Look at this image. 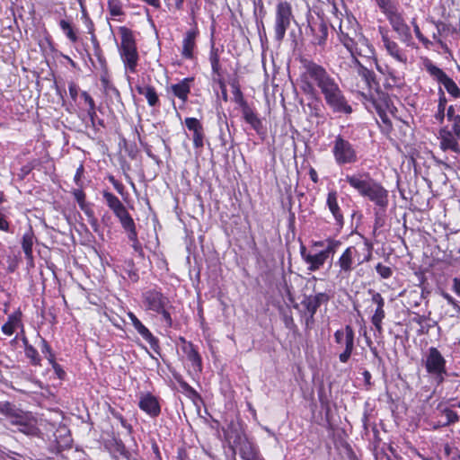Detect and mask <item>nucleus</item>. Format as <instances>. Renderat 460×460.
I'll return each mask as SVG.
<instances>
[{
  "instance_id": "obj_1",
  "label": "nucleus",
  "mask_w": 460,
  "mask_h": 460,
  "mask_svg": "<svg viewBox=\"0 0 460 460\" xmlns=\"http://www.w3.org/2000/svg\"><path fill=\"white\" fill-rule=\"evenodd\" d=\"M300 63V87L305 94L314 95L318 89L326 105L334 113H352V107L336 78L323 66L306 58H301Z\"/></svg>"
},
{
  "instance_id": "obj_2",
  "label": "nucleus",
  "mask_w": 460,
  "mask_h": 460,
  "mask_svg": "<svg viewBox=\"0 0 460 460\" xmlns=\"http://www.w3.org/2000/svg\"><path fill=\"white\" fill-rule=\"evenodd\" d=\"M345 181L360 196L367 198L384 211L386 209L388 206V191L381 183L374 180L369 172H362L351 175L348 174Z\"/></svg>"
},
{
  "instance_id": "obj_3",
  "label": "nucleus",
  "mask_w": 460,
  "mask_h": 460,
  "mask_svg": "<svg viewBox=\"0 0 460 460\" xmlns=\"http://www.w3.org/2000/svg\"><path fill=\"white\" fill-rule=\"evenodd\" d=\"M373 244L365 239L361 246H349L341 253L335 266L339 267V275L341 277H349L354 270V264L361 265L368 262L372 259Z\"/></svg>"
},
{
  "instance_id": "obj_4",
  "label": "nucleus",
  "mask_w": 460,
  "mask_h": 460,
  "mask_svg": "<svg viewBox=\"0 0 460 460\" xmlns=\"http://www.w3.org/2000/svg\"><path fill=\"white\" fill-rule=\"evenodd\" d=\"M119 32L121 37V43L119 48L121 59L125 68L135 73L138 62V52L134 33L130 29L125 26H120Z\"/></svg>"
},
{
  "instance_id": "obj_5",
  "label": "nucleus",
  "mask_w": 460,
  "mask_h": 460,
  "mask_svg": "<svg viewBox=\"0 0 460 460\" xmlns=\"http://www.w3.org/2000/svg\"><path fill=\"white\" fill-rule=\"evenodd\" d=\"M102 197L105 199L107 206L111 210H112L113 214L119 221L127 234L137 231L133 217L128 213L127 208L123 205L119 199L108 190L102 191Z\"/></svg>"
},
{
  "instance_id": "obj_6",
  "label": "nucleus",
  "mask_w": 460,
  "mask_h": 460,
  "mask_svg": "<svg viewBox=\"0 0 460 460\" xmlns=\"http://www.w3.org/2000/svg\"><path fill=\"white\" fill-rule=\"evenodd\" d=\"M427 373L439 385L447 375L446 359L435 347H430L425 354L423 359Z\"/></svg>"
},
{
  "instance_id": "obj_7",
  "label": "nucleus",
  "mask_w": 460,
  "mask_h": 460,
  "mask_svg": "<svg viewBox=\"0 0 460 460\" xmlns=\"http://www.w3.org/2000/svg\"><path fill=\"white\" fill-rule=\"evenodd\" d=\"M335 163L340 165L352 164L358 162V153L353 145L342 136L338 135L332 149Z\"/></svg>"
},
{
  "instance_id": "obj_8",
  "label": "nucleus",
  "mask_w": 460,
  "mask_h": 460,
  "mask_svg": "<svg viewBox=\"0 0 460 460\" xmlns=\"http://www.w3.org/2000/svg\"><path fill=\"white\" fill-rule=\"evenodd\" d=\"M328 22L319 14L307 17L305 35L312 37L311 43L323 48L326 45L328 37Z\"/></svg>"
},
{
  "instance_id": "obj_9",
  "label": "nucleus",
  "mask_w": 460,
  "mask_h": 460,
  "mask_svg": "<svg viewBox=\"0 0 460 460\" xmlns=\"http://www.w3.org/2000/svg\"><path fill=\"white\" fill-rule=\"evenodd\" d=\"M294 20L292 7L288 1H280L276 5L275 15V39L279 41L282 40L286 35L287 30L289 28L291 22Z\"/></svg>"
},
{
  "instance_id": "obj_10",
  "label": "nucleus",
  "mask_w": 460,
  "mask_h": 460,
  "mask_svg": "<svg viewBox=\"0 0 460 460\" xmlns=\"http://www.w3.org/2000/svg\"><path fill=\"white\" fill-rule=\"evenodd\" d=\"M143 304L147 310L163 316H171L168 311V298L156 289H150L143 294Z\"/></svg>"
},
{
  "instance_id": "obj_11",
  "label": "nucleus",
  "mask_w": 460,
  "mask_h": 460,
  "mask_svg": "<svg viewBox=\"0 0 460 460\" xmlns=\"http://www.w3.org/2000/svg\"><path fill=\"white\" fill-rule=\"evenodd\" d=\"M425 68L436 81L445 87L452 97L456 99L460 98V88L441 68L435 66L430 60L425 62Z\"/></svg>"
},
{
  "instance_id": "obj_12",
  "label": "nucleus",
  "mask_w": 460,
  "mask_h": 460,
  "mask_svg": "<svg viewBox=\"0 0 460 460\" xmlns=\"http://www.w3.org/2000/svg\"><path fill=\"white\" fill-rule=\"evenodd\" d=\"M334 339L338 344L345 347L339 358L342 363H346L349 359L354 348V332L352 328L347 325L344 329L336 331Z\"/></svg>"
},
{
  "instance_id": "obj_13",
  "label": "nucleus",
  "mask_w": 460,
  "mask_h": 460,
  "mask_svg": "<svg viewBox=\"0 0 460 460\" xmlns=\"http://www.w3.org/2000/svg\"><path fill=\"white\" fill-rule=\"evenodd\" d=\"M385 16L402 41L407 42L411 39L410 27L404 22L402 14L398 11V7L385 13Z\"/></svg>"
},
{
  "instance_id": "obj_14",
  "label": "nucleus",
  "mask_w": 460,
  "mask_h": 460,
  "mask_svg": "<svg viewBox=\"0 0 460 460\" xmlns=\"http://www.w3.org/2000/svg\"><path fill=\"white\" fill-rule=\"evenodd\" d=\"M184 124L189 131L192 132V141L195 149H202L205 145V129L202 123L196 118L188 117Z\"/></svg>"
},
{
  "instance_id": "obj_15",
  "label": "nucleus",
  "mask_w": 460,
  "mask_h": 460,
  "mask_svg": "<svg viewBox=\"0 0 460 460\" xmlns=\"http://www.w3.org/2000/svg\"><path fill=\"white\" fill-rule=\"evenodd\" d=\"M241 111L244 121L249 124L253 130H255V132L261 137V139H264L267 134V130L262 123L261 119L259 117L254 109L249 105L241 110Z\"/></svg>"
},
{
  "instance_id": "obj_16",
  "label": "nucleus",
  "mask_w": 460,
  "mask_h": 460,
  "mask_svg": "<svg viewBox=\"0 0 460 460\" xmlns=\"http://www.w3.org/2000/svg\"><path fill=\"white\" fill-rule=\"evenodd\" d=\"M103 447L113 459L120 460L119 456H121L125 460H130L131 455L121 439L112 437L103 442Z\"/></svg>"
},
{
  "instance_id": "obj_17",
  "label": "nucleus",
  "mask_w": 460,
  "mask_h": 460,
  "mask_svg": "<svg viewBox=\"0 0 460 460\" xmlns=\"http://www.w3.org/2000/svg\"><path fill=\"white\" fill-rule=\"evenodd\" d=\"M330 300V296L325 292H319L314 296H305L303 305L306 311L313 316L317 310L321 311L322 306H326Z\"/></svg>"
},
{
  "instance_id": "obj_18",
  "label": "nucleus",
  "mask_w": 460,
  "mask_h": 460,
  "mask_svg": "<svg viewBox=\"0 0 460 460\" xmlns=\"http://www.w3.org/2000/svg\"><path fill=\"white\" fill-rule=\"evenodd\" d=\"M194 81L193 77H186L177 84L170 86L173 96L177 97L182 102V106L187 102L189 94L190 93L191 83Z\"/></svg>"
},
{
  "instance_id": "obj_19",
  "label": "nucleus",
  "mask_w": 460,
  "mask_h": 460,
  "mask_svg": "<svg viewBox=\"0 0 460 460\" xmlns=\"http://www.w3.org/2000/svg\"><path fill=\"white\" fill-rule=\"evenodd\" d=\"M199 34L197 29H191L186 31L182 40L181 55L186 59H192L193 51L196 47V39Z\"/></svg>"
},
{
  "instance_id": "obj_20",
  "label": "nucleus",
  "mask_w": 460,
  "mask_h": 460,
  "mask_svg": "<svg viewBox=\"0 0 460 460\" xmlns=\"http://www.w3.org/2000/svg\"><path fill=\"white\" fill-rule=\"evenodd\" d=\"M138 406L142 411L152 417L158 416L161 411L157 399L150 394H145L141 397Z\"/></svg>"
},
{
  "instance_id": "obj_21",
  "label": "nucleus",
  "mask_w": 460,
  "mask_h": 460,
  "mask_svg": "<svg viewBox=\"0 0 460 460\" xmlns=\"http://www.w3.org/2000/svg\"><path fill=\"white\" fill-rule=\"evenodd\" d=\"M371 298L365 300L367 305V313L373 314L372 316H385L384 312V299L382 296L377 292H370Z\"/></svg>"
},
{
  "instance_id": "obj_22",
  "label": "nucleus",
  "mask_w": 460,
  "mask_h": 460,
  "mask_svg": "<svg viewBox=\"0 0 460 460\" xmlns=\"http://www.w3.org/2000/svg\"><path fill=\"white\" fill-rule=\"evenodd\" d=\"M133 326L138 332V333L145 339L149 344L152 349L159 353V341L150 332V331L139 321L138 318H130Z\"/></svg>"
},
{
  "instance_id": "obj_23",
  "label": "nucleus",
  "mask_w": 460,
  "mask_h": 460,
  "mask_svg": "<svg viewBox=\"0 0 460 460\" xmlns=\"http://www.w3.org/2000/svg\"><path fill=\"white\" fill-rule=\"evenodd\" d=\"M237 449L243 460H251L260 456V453L255 445L246 438H239Z\"/></svg>"
},
{
  "instance_id": "obj_24",
  "label": "nucleus",
  "mask_w": 460,
  "mask_h": 460,
  "mask_svg": "<svg viewBox=\"0 0 460 460\" xmlns=\"http://www.w3.org/2000/svg\"><path fill=\"white\" fill-rule=\"evenodd\" d=\"M337 199H338L337 191L331 190L328 193L326 203H327V206H328L330 211L332 212L333 217L335 218L336 225L340 228H341L344 225V219H343V216L341 212V208L338 204Z\"/></svg>"
},
{
  "instance_id": "obj_25",
  "label": "nucleus",
  "mask_w": 460,
  "mask_h": 460,
  "mask_svg": "<svg viewBox=\"0 0 460 460\" xmlns=\"http://www.w3.org/2000/svg\"><path fill=\"white\" fill-rule=\"evenodd\" d=\"M7 419L11 424L18 426V429L20 431L24 433H28L30 431L31 427L28 424V417L21 410L14 407V409L11 411V414L8 415Z\"/></svg>"
},
{
  "instance_id": "obj_26",
  "label": "nucleus",
  "mask_w": 460,
  "mask_h": 460,
  "mask_svg": "<svg viewBox=\"0 0 460 460\" xmlns=\"http://www.w3.org/2000/svg\"><path fill=\"white\" fill-rule=\"evenodd\" d=\"M183 342L182 350L185 353L189 361L191 362L192 367L195 370L201 371L202 361L199 354L194 348L193 344L187 342L183 338H181Z\"/></svg>"
},
{
  "instance_id": "obj_27",
  "label": "nucleus",
  "mask_w": 460,
  "mask_h": 460,
  "mask_svg": "<svg viewBox=\"0 0 460 460\" xmlns=\"http://www.w3.org/2000/svg\"><path fill=\"white\" fill-rule=\"evenodd\" d=\"M136 90L138 94L146 97L149 106L155 107L160 104L159 96L154 86L150 84H137Z\"/></svg>"
},
{
  "instance_id": "obj_28",
  "label": "nucleus",
  "mask_w": 460,
  "mask_h": 460,
  "mask_svg": "<svg viewBox=\"0 0 460 460\" xmlns=\"http://www.w3.org/2000/svg\"><path fill=\"white\" fill-rule=\"evenodd\" d=\"M303 260L308 265V270L310 271H316L320 270L327 261L322 251L315 254H303Z\"/></svg>"
},
{
  "instance_id": "obj_29",
  "label": "nucleus",
  "mask_w": 460,
  "mask_h": 460,
  "mask_svg": "<svg viewBox=\"0 0 460 460\" xmlns=\"http://www.w3.org/2000/svg\"><path fill=\"white\" fill-rule=\"evenodd\" d=\"M353 63L358 66V75L365 80L369 87L378 84L376 80V74L374 71L364 66L356 57H353Z\"/></svg>"
},
{
  "instance_id": "obj_30",
  "label": "nucleus",
  "mask_w": 460,
  "mask_h": 460,
  "mask_svg": "<svg viewBox=\"0 0 460 460\" xmlns=\"http://www.w3.org/2000/svg\"><path fill=\"white\" fill-rule=\"evenodd\" d=\"M384 47L385 48L387 53L394 59L401 63H406L407 57L395 41L391 40L384 43Z\"/></svg>"
},
{
  "instance_id": "obj_31",
  "label": "nucleus",
  "mask_w": 460,
  "mask_h": 460,
  "mask_svg": "<svg viewBox=\"0 0 460 460\" xmlns=\"http://www.w3.org/2000/svg\"><path fill=\"white\" fill-rule=\"evenodd\" d=\"M33 232L31 229H30L28 232H26L22 239V247L25 253V257L28 261L33 260L32 255V245H33Z\"/></svg>"
},
{
  "instance_id": "obj_32",
  "label": "nucleus",
  "mask_w": 460,
  "mask_h": 460,
  "mask_svg": "<svg viewBox=\"0 0 460 460\" xmlns=\"http://www.w3.org/2000/svg\"><path fill=\"white\" fill-rule=\"evenodd\" d=\"M371 102L376 111L378 112V108L382 110H389L391 99L389 95L384 92H377V97H372Z\"/></svg>"
},
{
  "instance_id": "obj_33",
  "label": "nucleus",
  "mask_w": 460,
  "mask_h": 460,
  "mask_svg": "<svg viewBox=\"0 0 460 460\" xmlns=\"http://www.w3.org/2000/svg\"><path fill=\"white\" fill-rule=\"evenodd\" d=\"M438 111L434 117H435L436 120H438L439 123H443V121L445 119V116H446L445 111H446L447 100L445 93L441 87L438 88Z\"/></svg>"
},
{
  "instance_id": "obj_34",
  "label": "nucleus",
  "mask_w": 460,
  "mask_h": 460,
  "mask_svg": "<svg viewBox=\"0 0 460 460\" xmlns=\"http://www.w3.org/2000/svg\"><path fill=\"white\" fill-rule=\"evenodd\" d=\"M22 341L24 345L25 355L31 360V363L35 366L40 365V358L36 349L28 343V340L24 335Z\"/></svg>"
},
{
  "instance_id": "obj_35",
  "label": "nucleus",
  "mask_w": 460,
  "mask_h": 460,
  "mask_svg": "<svg viewBox=\"0 0 460 460\" xmlns=\"http://www.w3.org/2000/svg\"><path fill=\"white\" fill-rule=\"evenodd\" d=\"M21 318H9V321L2 326V331L4 334L10 336L15 332L17 329H21V332L23 333L22 324Z\"/></svg>"
},
{
  "instance_id": "obj_36",
  "label": "nucleus",
  "mask_w": 460,
  "mask_h": 460,
  "mask_svg": "<svg viewBox=\"0 0 460 460\" xmlns=\"http://www.w3.org/2000/svg\"><path fill=\"white\" fill-rule=\"evenodd\" d=\"M440 135H441L440 147L444 151L448 150L453 146V144H455V142H456L458 139L449 130L442 129L440 131Z\"/></svg>"
},
{
  "instance_id": "obj_37",
  "label": "nucleus",
  "mask_w": 460,
  "mask_h": 460,
  "mask_svg": "<svg viewBox=\"0 0 460 460\" xmlns=\"http://www.w3.org/2000/svg\"><path fill=\"white\" fill-rule=\"evenodd\" d=\"M59 26L66 38L73 43L78 40V37L74 30L72 23L66 20H60Z\"/></svg>"
},
{
  "instance_id": "obj_38",
  "label": "nucleus",
  "mask_w": 460,
  "mask_h": 460,
  "mask_svg": "<svg viewBox=\"0 0 460 460\" xmlns=\"http://www.w3.org/2000/svg\"><path fill=\"white\" fill-rule=\"evenodd\" d=\"M339 37L341 42L351 54V57H355V52L358 49L357 42L355 41V40L352 37H350L348 33H345L342 31H341Z\"/></svg>"
},
{
  "instance_id": "obj_39",
  "label": "nucleus",
  "mask_w": 460,
  "mask_h": 460,
  "mask_svg": "<svg viewBox=\"0 0 460 460\" xmlns=\"http://www.w3.org/2000/svg\"><path fill=\"white\" fill-rule=\"evenodd\" d=\"M325 243L326 245L324 246L322 252L324 253V256L326 257V259H328L330 256L332 257L334 255V253L341 245V242L339 240L328 238L325 240Z\"/></svg>"
},
{
  "instance_id": "obj_40",
  "label": "nucleus",
  "mask_w": 460,
  "mask_h": 460,
  "mask_svg": "<svg viewBox=\"0 0 460 460\" xmlns=\"http://www.w3.org/2000/svg\"><path fill=\"white\" fill-rule=\"evenodd\" d=\"M41 352L46 356L49 362L52 365L54 369H60V366L55 361V355L53 354L50 346L48 342L42 339L41 340Z\"/></svg>"
},
{
  "instance_id": "obj_41",
  "label": "nucleus",
  "mask_w": 460,
  "mask_h": 460,
  "mask_svg": "<svg viewBox=\"0 0 460 460\" xmlns=\"http://www.w3.org/2000/svg\"><path fill=\"white\" fill-rule=\"evenodd\" d=\"M382 13H385L395 7H399L397 0H374Z\"/></svg>"
},
{
  "instance_id": "obj_42",
  "label": "nucleus",
  "mask_w": 460,
  "mask_h": 460,
  "mask_svg": "<svg viewBox=\"0 0 460 460\" xmlns=\"http://www.w3.org/2000/svg\"><path fill=\"white\" fill-rule=\"evenodd\" d=\"M127 235H128V240L132 242V248H133L134 252H137L139 257L143 258L144 252H143L142 244L138 241V238H137V232L135 231L133 233H129Z\"/></svg>"
},
{
  "instance_id": "obj_43",
  "label": "nucleus",
  "mask_w": 460,
  "mask_h": 460,
  "mask_svg": "<svg viewBox=\"0 0 460 460\" xmlns=\"http://www.w3.org/2000/svg\"><path fill=\"white\" fill-rule=\"evenodd\" d=\"M233 88L234 101L240 106L241 110L249 106L248 102L243 98V93L240 90L239 85L234 84Z\"/></svg>"
},
{
  "instance_id": "obj_44",
  "label": "nucleus",
  "mask_w": 460,
  "mask_h": 460,
  "mask_svg": "<svg viewBox=\"0 0 460 460\" xmlns=\"http://www.w3.org/2000/svg\"><path fill=\"white\" fill-rule=\"evenodd\" d=\"M108 9L111 16L123 14L122 4L119 0H108Z\"/></svg>"
},
{
  "instance_id": "obj_45",
  "label": "nucleus",
  "mask_w": 460,
  "mask_h": 460,
  "mask_svg": "<svg viewBox=\"0 0 460 460\" xmlns=\"http://www.w3.org/2000/svg\"><path fill=\"white\" fill-rule=\"evenodd\" d=\"M411 24L413 26V31H414V33L417 37V39L426 47L428 48L430 44H431V41L429 40H428L420 31V27L419 25L417 24L416 22V20L413 19L411 21Z\"/></svg>"
},
{
  "instance_id": "obj_46",
  "label": "nucleus",
  "mask_w": 460,
  "mask_h": 460,
  "mask_svg": "<svg viewBox=\"0 0 460 460\" xmlns=\"http://www.w3.org/2000/svg\"><path fill=\"white\" fill-rule=\"evenodd\" d=\"M433 22L437 28V32L433 33L432 38L437 42L442 44V40H440V35L447 30V25L442 22Z\"/></svg>"
},
{
  "instance_id": "obj_47",
  "label": "nucleus",
  "mask_w": 460,
  "mask_h": 460,
  "mask_svg": "<svg viewBox=\"0 0 460 460\" xmlns=\"http://www.w3.org/2000/svg\"><path fill=\"white\" fill-rule=\"evenodd\" d=\"M376 270L383 279H388L393 274L392 269L388 266L382 264L381 262L377 263V265L376 266Z\"/></svg>"
},
{
  "instance_id": "obj_48",
  "label": "nucleus",
  "mask_w": 460,
  "mask_h": 460,
  "mask_svg": "<svg viewBox=\"0 0 460 460\" xmlns=\"http://www.w3.org/2000/svg\"><path fill=\"white\" fill-rule=\"evenodd\" d=\"M443 414L446 417V421L443 423V425H448L450 423H454L458 420L457 413L449 408L444 409Z\"/></svg>"
},
{
  "instance_id": "obj_49",
  "label": "nucleus",
  "mask_w": 460,
  "mask_h": 460,
  "mask_svg": "<svg viewBox=\"0 0 460 460\" xmlns=\"http://www.w3.org/2000/svg\"><path fill=\"white\" fill-rule=\"evenodd\" d=\"M387 110H382L380 107L378 108V112H376L379 116V118L381 119L382 122L385 124V129L387 131H390L392 129V122L389 119V117L387 116V113H386Z\"/></svg>"
},
{
  "instance_id": "obj_50",
  "label": "nucleus",
  "mask_w": 460,
  "mask_h": 460,
  "mask_svg": "<svg viewBox=\"0 0 460 460\" xmlns=\"http://www.w3.org/2000/svg\"><path fill=\"white\" fill-rule=\"evenodd\" d=\"M14 407L15 406L9 402H0V413L7 418Z\"/></svg>"
},
{
  "instance_id": "obj_51",
  "label": "nucleus",
  "mask_w": 460,
  "mask_h": 460,
  "mask_svg": "<svg viewBox=\"0 0 460 460\" xmlns=\"http://www.w3.org/2000/svg\"><path fill=\"white\" fill-rule=\"evenodd\" d=\"M102 83L106 90L112 92L117 98H120L119 91L113 84H110L106 78L102 77Z\"/></svg>"
},
{
  "instance_id": "obj_52",
  "label": "nucleus",
  "mask_w": 460,
  "mask_h": 460,
  "mask_svg": "<svg viewBox=\"0 0 460 460\" xmlns=\"http://www.w3.org/2000/svg\"><path fill=\"white\" fill-rule=\"evenodd\" d=\"M84 165L80 164L79 167L76 169V172H75V174L74 177V181H75V184L79 187L82 186L81 178L84 174Z\"/></svg>"
},
{
  "instance_id": "obj_53",
  "label": "nucleus",
  "mask_w": 460,
  "mask_h": 460,
  "mask_svg": "<svg viewBox=\"0 0 460 460\" xmlns=\"http://www.w3.org/2000/svg\"><path fill=\"white\" fill-rule=\"evenodd\" d=\"M87 115L90 119L91 127L96 131L97 130V128H96V118H97L96 111L93 110V109H88Z\"/></svg>"
},
{
  "instance_id": "obj_54",
  "label": "nucleus",
  "mask_w": 460,
  "mask_h": 460,
  "mask_svg": "<svg viewBox=\"0 0 460 460\" xmlns=\"http://www.w3.org/2000/svg\"><path fill=\"white\" fill-rule=\"evenodd\" d=\"M68 90H69V95H70L71 99L73 101H76V98L78 95V91H79L78 86L74 82H71L68 85Z\"/></svg>"
},
{
  "instance_id": "obj_55",
  "label": "nucleus",
  "mask_w": 460,
  "mask_h": 460,
  "mask_svg": "<svg viewBox=\"0 0 460 460\" xmlns=\"http://www.w3.org/2000/svg\"><path fill=\"white\" fill-rule=\"evenodd\" d=\"M378 32L381 36L383 43L391 40V39L389 38V30L386 27L379 26Z\"/></svg>"
},
{
  "instance_id": "obj_56",
  "label": "nucleus",
  "mask_w": 460,
  "mask_h": 460,
  "mask_svg": "<svg viewBox=\"0 0 460 460\" xmlns=\"http://www.w3.org/2000/svg\"><path fill=\"white\" fill-rule=\"evenodd\" d=\"M209 62L210 64L220 62L218 49H216L214 45L212 46L209 53Z\"/></svg>"
},
{
  "instance_id": "obj_57",
  "label": "nucleus",
  "mask_w": 460,
  "mask_h": 460,
  "mask_svg": "<svg viewBox=\"0 0 460 460\" xmlns=\"http://www.w3.org/2000/svg\"><path fill=\"white\" fill-rule=\"evenodd\" d=\"M452 134L456 137V138L460 137V117H457L456 120L452 121Z\"/></svg>"
},
{
  "instance_id": "obj_58",
  "label": "nucleus",
  "mask_w": 460,
  "mask_h": 460,
  "mask_svg": "<svg viewBox=\"0 0 460 460\" xmlns=\"http://www.w3.org/2000/svg\"><path fill=\"white\" fill-rule=\"evenodd\" d=\"M82 97L84 98V102L89 105V109L95 110V102L87 92H83Z\"/></svg>"
},
{
  "instance_id": "obj_59",
  "label": "nucleus",
  "mask_w": 460,
  "mask_h": 460,
  "mask_svg": "<svg viewBox=\"0 0 460 460\" xmlns=\"http://www.w3.org/2000/svg\"><path fill=\"white\" fill-rule=\"evenodd\" d=\"M113 416L119 420V422L123 428H125L129 433L131 432V430H132L131 425L127 422V420L122 417V415H120L119 413H113Z\"/></svg>"
},
{
  "instance_id": "obj_60",
  "label": "nucleus",
  "mask_w": 460,
  "mask_h": 460,
  "mask_svg": "<svg viewBox=\"0 0 460 460\" xmlns=\"http://www.w3.org/2000/svg\"><path fill=\"white\" fill-rule=\"evenodd\" d=\"M73 196L75 200L78 202H83L85 199V193L81 189L74 190Z\"/></svg>"
},
{
  "instance_id": "obj_61",
  "label": "nucleus",
  "mask_w": 460,
  "mask_h": 460,
  "mask_svg": "<svg viewBox=\"0 0 460 460\" xmlns=\"http://www.w3.org/2000/svg\"><path fill=\"white\" fill-rule=\"evenodd\" d=\"M452 290L460 296V277H455L452 280Z\"/></svg>"
},
{
  "instance_id": "obj_62",
  "label": "nucleus",
  "mask_w": 460,
  "mask_h": 460,
  "mask_svg": "<svg viewBox=\"0 0 460 460\" xmlns=\"http://www.w3.org/2000/svg\"><path fill=\"white\" fill-rule=\"evenodd\" d=\"M457 117H460V115L456 114L454 106H449L447 111V118L449 121H454L456 119Z\"/></svg>"
},
{
  "instance_id": "obj_63",
  "label": "nucleus",
  "mask_w": 460,
  "mask_h": 460,
  "mask_svg": "<svg viewBox=\"0 0 460 460\" xmlns=\"http://www.w3.org/2000/svg\"><path fill=\"white\" fill-rule=\"evenodd\" d=\"M442 296L448 302V304H451L454 305L455 308L459 309V305L456 303V301L454 299L452 296H450L448 293L442 291L441 292Z\"/></svg>"
},
{
  "instance_id": "obj_64",
  "label": "nucleus",
  "mask_w": 460,
  "mask_h": 460,
  "mask_svg": "<svg viewBox=\"0 0 460 460\" xmlns=\"http://www.w3.org/2000/svg\"><path fill=\"white\" fill-rule=\"evenodd\" d=\"M181 386L190 395H197V392L186 382H181Z\"/></svg>"
}]
</instances>
